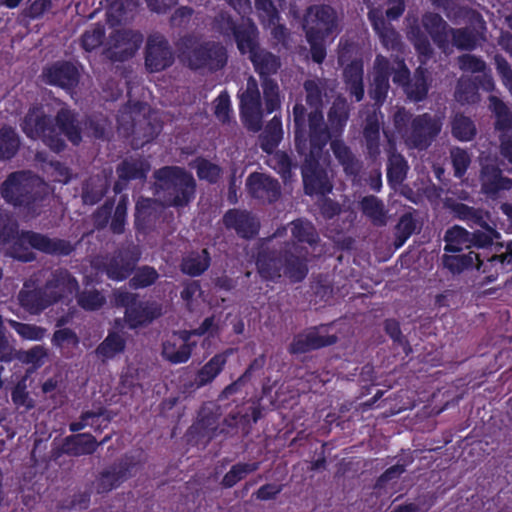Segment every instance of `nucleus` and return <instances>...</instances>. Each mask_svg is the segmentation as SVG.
I'll return each instance as SVG.
<instances>
[{"label": "nucleus", "instance_id": "nucleus-1", "mask_svg": "<svg viewBox=\"0 0 512 512\" xmlns=\"http://www.w3.org/2000/svg\"><path fill=\"white\" fill-rule=\"evenodd\" d=\"M22 132L31 140H40L52 152L59 154L82 142V128L77 114L69 108H60L56 115L46 113L41 104L32 105L20 122Z\"/></svg>", "mask_w": 512, "mask_h": 512}, {"label": "nucleus", "instance_id": "nucleus-2", "mask_svg": "<svg viewBox=\"0 0 512 512\" xmlns=\"http://www.w3.org/2000/svg\"><path fill=\"white\" fill-rule=\"evenodd\" d=\"M14 241L12 249L13 257L22 262H31L35 259L33 252L24 249L22 253H18L25 245L30 246L41 253L66 257L71 255L76 246L71 241L61 238H51L46 234L32 231H19V224L13 219L12 215L0 208V245H6Z\"/></svg>", "mask_w": 512, "mask_h": 512}, {"label": "nucleus", "instance_id": "nucleus-3", "mask_svg": "<svg viewBox=\"0 0 512 512\" xmlns=\"http://www.w3.org/2000/svg\"><path fill=\"white\" fill-rule=\"evenodd\" d=\"M4 202L27 216L36 218L42 213L49 197L46 183L30 170H18L7 175L0 184Z\"/></svg>", "mask_w": 512, "mask_h": 512}, {"label": "nucleus", "instance_id": "nucleus-4", "mask_svg": "<svg viewBox=\"0 0 512 512\" xmlns=\"http://www.w3.org/2000/svg\"><path fill=\"white\" fill-rule=\"evenodd\" d=\"M329 141L330 137H324L315 128L312 138H304V144L299 139H294L296 151L304 156L301 173L306 195L325 196L332 191V184L324 167L329 162V153L325 150Z\"/></svg>", "mask_w": 512, "mask_h": 512}, {"label": "nucleus", "instance_id": "nucleus-5", "mask_svg": "<svg viewBox=\"0 0 512 512\" xmlns=\"http://www.w3.org/2000/svg\"><path fill=\"white\" fill-rule=\"evenodd\" d=\"M178 58L184 66L192 71L217 72L226 66L228 54L220 42H199L193 35L186 34L180 38Z\"/></svg>", "mask_w": 512, "mask_h": 512}, {"label": "nucleus", "instance_id": "nucleus-6", "mask_svg": "<svg viewBox=\"0 0 512 512\" xmlns=\"http://www.w3.org/2000/svg\"><path fill=\"white\" fill-rule=\"evenodd\" d=\"M306 92L305 101L311 108L307 113L306 107L297 102L293 106L294 139H299L304 143V138H312L313 128L323 133L324 137H330L327 123L324 120L322 111L323 93L322 89L315 80H306L304 82Z\"/></svg>", "mask_w": 512, "mask_h": 512}, {"label": "nucleus", "instance_id": "nucleus-7", "mask_svg": "<svg viewBox=\"0 0 512 512\" xmlns=\"http://www.w3.org/2000/svg\"><path fill=\"white\" fill-rule=\"evenodd\" d=\"M168 207L183 208L195 198L196 181L193 175L179 166H164L154 172Z\"/></svg>", "mask_w": 512, "mask_h": 512}, {"label": "nucleus", "instance_id": "nucleus-8", "mask_svg": "<svg viewBox=\"0 0 512 512\" xmlns=\"http://www.w3.org/2000/svg\"><path fill=\"white\" fill-rule=\"evenodd\" d=\"M113 303L125 308L124 319L130 329L145 327L162 315V306L156 301H140L138 294L122 289L113 292Z\"/></svg>", "mask_w": 512, "mask_h": 512}, {"label": "nucleus", "instance_id": "nucleus-9", "mask_svg": "<svg viewBox=\"0 0 512 512\" xmlns=\"http://www.w3.org/2000/svg\"><path fill=\"white\" fill-rule=\"evenodd\" d=\"M213 28L225 39H233L240 54L244 55V47L252 44L253 38L259 37L257 26L251 19H235L226 11L219 12L213 20Z\"/></svg>", "mask_w": 512, "mask_h": 512}, {"label": "nucleus", "instance_id": "nucleus-10", "mask_svg": "<svg viewBox=\"0 0 512 512\" xmlns=\"http://www.w3.org/2000/svg\"><path fill=\"white\" fill-rule=\"evenodd\" d=\"M140 259L141 251L138 246L133 244L122 246L104 257L102 271L110 280L121 282L133 274Z\"/></svg>", "mask_w": 512, "mask_h": 512}, {"label": "nucleus", "instance_id": "nucleus-11", "mask_svg": "<svg viewBox=\"0 0 512 512\" xmlns=\"http://www.w3.org/2000/svg\"><path fill=\"white\" fill-rule=\"evenodd\" d=\"M142 43L143 35L139 31L115 30L109 35L103 55L111 62H125L135 56Z\"/></svg>", "mask_w": 512, "mask_h": 512}, {"label": "nucleus", "instance_id": "nucleus-12", "mask_svg": "<svg viewBox=\"0 0 512 512\" xmlns=\"http://www.w3.org/2000/svg\"><path fill=\"white\" fill-rule=\"evenodd\" d=\"M175 62V52L169 40L161 33L150 34L144 48V65L149 73L170 68Z\"/></svg>", "mask_w": 512, "mask_h": 512}, {"label": "nucleus", "instance_id": "nucleus-13", "mask_svg": "<svg viewBox=\"0 0 512 512\" xmlns=\"http://www.w3.org/2000/svg\"><path fill=\"white\" fill-rule=\"evenodd\" d=\"M239 113L244 126L253 132L262 127V103L258 83L253 76L247 79L246 88L239 91Z\"/></svg>", "mask_w": 512, "mask_h": 512}, {"label": "nucleus", "instance_id": "nucleus-14", "mask_svg": "<svg viewBox=\"0 0 512 512\" xmlns=\"http://www.w3.org/2000/svg\"><path fill=\"white\" fill-rule=\"evenodd\" d=\"M441 128L442 123L436 116L428 112L416 115L411 121L405 143L411 148L426 150L439 135Z\"/></svg>", "mask_w": 512, "mask_h": 512}, {"label": "nucleus", "instance_id": "nucleus-15", "mask_svg": "<svg viewBox=\"0 0 512 512\" xmlns=\"http://www.w3.org/2000/svg\"><path fill=\"white\" fill-rule=\"evenodd\" d=\"M220 413L213 404H204L199 412L196 421L187 431L188 440L195 444H208L224 430L219 431Z\"/></svg>", "mask_w": 512, "mask_h": 512}, {"label": "nucleus", "instance_id": "nucleus-16", "mask_svg": "<svg viewBox=\"0 0 512 512\" xmlns=\"http://www.w3.org/2000/svg\"><path fill=\"white\" fill-rule=\"evenodd\" d=\"M338 27L336 10L328 4H313L306 8L303 18L305 33H317L318 36H332Z\"/></svg>", "mask_w": 512, "mask_h": 512}, {"label": "nucleus", "instance_id": "nucleus-17", "mask_svg": "<svg viewBox=\"0 0 512 512\" xmlns=\"http://www.w3.org/2000/svg\"><path fill=\"white\" fill-rule=\"evenodd\" d=\"M309 250L295 242L282 245V275L291 283H300L308 275Z\"/></svg>", "mask_w": 512, "mask_h": 512}, {"label": "nucleus", "instance_id": "nucleus-18", "mask_svg": "<svg viewBox=\"0 0 512 512\" xmlns=\"http://www.w3.org/2000/svg\"><path fill=\"white\" fill-rule=\"evenodd\" d=\"M324 328L325 325L315 326L295 335L288 347L289 353L300 355L336 344L338 337L334 334L321 333Z\"/></svg>", "mask_w": 512, "mask_h": 512}, {"label": "nucleus", "instance_id": "nucleus-19", "mask_svg": "<svg viewBox=\"0 0 512 512\" xmlns=\"http://www.w3.org/2000/svg\"><path fill=\"white\" fill-rule=\"evenodd\" d=\"M43 287L53 305L69 298L79 290L77 279L68 269L62 267L51 271Z\"/></svg>", "mask_w": 512, "mask_h": 512}, {"label": "nucleus", "instance_id": "nucleus-20", "mask_svg": "<svg viewBox=\"0 0 512 512\" xmlns=\"http://www.w3.org/2000/svg\"><path fill=\"white\" fill-rule=\"evenodd\" d=\"M249 47H244V55L249 54L255 72L261 81L272 80L271 76L276 74L281 67L280 57L259 46L258 38H253Z\"/></svg>", "mask_w": 512, "mask_h": 512}, {"label": "nucleus", "instance_id": "nucleus-21", "mask_svg": "<svg viewBox=\"0 0 512 512\" xmlns=\"http://www.w3.org/2000/svg\"><path fill=\"white\" fill-rule=\"evenodd\" d=\"M19 306L30 315H40L47 308L52 306L47 291L43 286H38L36 281L28 279L23 283L17 295Z\"/></svg>", "mask_w": 512, "mask_h": 512}, {"label": "nucleus", "instance_id": "nucleus-22", "mask_svg": "<svg viewBox=\"0 0 512 512\" xmlns=\"http://www.w3.org/2000/svg\"><path fill=\"white\" fill-rule=\"evenodd\" d=\"M43 77L48 85L73 91L79 84L80 72L69 61H57L43 70Z\"/></svg>", "mask_w": 512, "mask_h": 512}, {"label": "nucleus", "instance_id": "nucleus-23", "mask_svg": "<svg viewBox=\"0 0 512 512\" xmlns=\"http://www.w3.org/2000/svg\"><path fill=\"white\" fill-rule=\"evenodd\" d=\"M222 220L227 229L234 230L242 239H254L260 230V222L247 210L229 209L224 213Z\"/></svg>", "mask_w": 512, "mask_h": 512}, {"label": "nucleus", "instance_id": "nucleus-24", "mask_svg": "<svg viewBox=\"0 0 512 512\" xmlns=\"http://www.w3.org/2000/svg\"><path fill=\"white\" fill-rule=\"evenodd\" d=\"M246 188L252 198L269 204L275 203L281 196L278 180L259 172H253L247 177Z\"/></svg>", "mask_w": 512, "mask_h": 512}, {"label": "nucleus", "instance_id": "nucleus-25", "mask_svg": "<svg viewBox=\"0 0 512 512\" xmlns=\"http://www.w3.org/2000/svg\"><path fill=\"white\" fill-rule=\"evenodd\" d=\"M133 464L126 460L110 465L100 472L96 480V491L98 494H106L118 488L129 476Z\"/></svg>", "mask_w": 512, "mask_h": 512}, {"label": "nucleus", "instance_id": "nucleus-26", "mask_svg": "<svg viewBox=\"0 0 512 512\" xmlns=\"http://www.w3.org/2000/svg\"><path fill=\"white\" fill-rule=\"evenodd\" d=\"M256 268L264 281L278 282L282 277V246L279 249H266L258 253Z\"/></svg>", "mask_w": 512, "mask_h": 512}, {"label": "nucleus", "instance_id": "nucleus-27", "mask_svg": "<svg viewBox=\"0 0 512 512\" xmlns=\"http://www.w3.org/2000/svg\"><path fill=\"white\" fill-rule=\"evenodd\" d=\"M234 348H227L212 356L195 374L194 383L198 388L211 384L224 370L228 359L235 353Z\"/></svg>", "mask_w": 512, "mask_h": 512}, {"label": "nucleus", "instance_id": "nucleus-28", "mask_svg": "<svg viewBox=\"0 0 512 512\" xmlns=\"http://www.w3.org/2000/svg\"><path fill=\"white\" fill-rule=\"evenodd\" d=\"M330 147L336 160L342 166L344 174L353 181L357 180L363 169L362 161L341 139H333L330 142Z\"/></svg>", "mask_w": 512, "mask_h": 512}, {"label": "nucleus", "instance_id": "nucleus-29", "mask_svg": "<svg viewBox=\"0 0 512 512\" xmlns=\"http://www.w3.org/2000/svg\"><path fill=\"white\" fill-rule=\"evenodd\" d=\"M481 191L490 197H495L500 191L510 190L512 180L503 176L502 170L494 164L482 166L480 172Z\"/></svg>", "mask_w": 512, "mask_h": 512}, {"label": "nucleus", "instance_id": "nucleus-30", "mask_svg": "<svg viewBox=\"0 0 512 512\" xmlns=\"http://www.w3.org/2000/svg\"><path fill=\"white\" fill-rule=\"evenodd\" d=\"M421 23L426 33L431 37L433 43L442 51L450 46V26L438 13L426 12L423 14Z\"/></svg>", "mask_w": 512, "mask_h": 512}, {"label": "nucleus", "instance_id": "nucleus-31", "mask_svg": "<svg viewBox=\"0 0 512 512\" xmlns=\"http://www.w3.org/2000/svg\"><path fill=\"white\" fill-rule=\"evenodd\" d=\"M442 264L452 274H460L472 268L482 270L483 272L486 270L484 259L474 250H470L467 253L444 254L442 256Z\"/></svg>", "mask_w": 512, "mask_h": 512}, {"label": "nucleus", "instance_id": "nucleus-32", "mask_svg": "<svg viewBox=\"0 0 512 512\" xmlns=\"http://www.w3.org/2000/svg\"><path fill=\"white\" fill-rule=\"evenodd\" d=\"M190 338L187 330H184L179 333V344L172 341L164 342L162 347L163 357L172 364L186 363L196 346V343L191 342Z\"/></svg>", "mask_w": 512, "mask_h": 512}, {"label": "nucleus", "instance_id": "nucleus-33", "mask_svg": "<svg viewBox=\"0 0 512 512\" xmlns=\"http://www.w3.org/2000/svg\"><path fill=\"white\" fill-rule=\"evenodd\" d=\"M97 448L96 438L88 432L66 436L62 443V452L71 457L92 455Z\"/></svg>", "mask_w": 512, "mask_h": 512}, {"label": "nucleus", "instance_id": "nucleus-34", "mask_svg": "<svg viewBox=\"0 0 512 512\" xmlns=\"http://www.w3.org/2000/svg\"><path fill=\"white\" fill-rule=\"evenodd\" d=\"M151 165L142 156L123 159L116 167V173L120 180L129 182L133 180H145L150 172Z\"/></svg>", "mask_w": 512, "mask_h": 512}, {"label": "nucleus", "instance_id": "nucleus-35", "mask_svg": "<svg viewBox=\"0 0 512 512\" xmlns=\"http://www.w3.org/2000/svg\"><path fill=\"white\" fill-rule=\"evenodd\" d=\"M350 114L349 105L344 98H336L328 111V129L330 141L340 137L347 125Z\"/></svg>", "mask_w": 512, "mask_h": 512}, {"label": "nucleus", "instance_id": "nucleus-36", "mask_svg": "<svg viewBox=\"0 0 512 512\" xmlns=\"http://www.w3.org/2000/svg\"><path fill=\"white\" fill-rule=\"evenodd\" d=\"M453 216L467 223L471 228L484 227L486 223L491 222L489 211L482 208H475L462 202H453L449 205Z\"/></svg>", "mask_w": 512, "mask_h": 512}, {"label": "nucleus", "instance_id": "nucleus-37", "mask_svg": "<svg viewBox=\"0 0 512 512\" xmlns=\"http://www.w3.org/2000/svg\"><path fill=\"white\" fill-rule=\"evenodd\" d=\"M363 139L367 154L376 159L380 153V122L376 113L368 114L363 128Z\"/></svg>", "mask_w": 512, "mask_h": 512}, {"label": "nucleus", "instance_id": "nucleus-38", "mask_svg": "<svg viewBox=\"0 0 512 512\" xmlns=\"http://www.w3.org/2000/svg\"><path fill=\"white\" fill-rule=\"evenodd\" d=\"M444 241V251L446 253H460L464 250H471L470 232L461 226L454 225L447 229Z\"/></svg>", "mask_w": 512, "mask_h": 512}, {"label": "nucleus", "instance_id": "nucleus-39", "mask_svg": "<svg viewBox=\"0 0 512 512\" xmlns=\"http://www.w3.org/2000/svg\"><path fill=\"white\" fill-rule=\"evenodd\" d=\"M283 138L282 121L280 117L274 116L266 125L259 136L260 147L267 153L272 154L279 146Z\"/></svg>", "mask_w": 512, "mask_h": 512}, {"label": "nucleus", "instance_id": "nucleus-40", "mask_svg": "<svg viewBox=\"0 0 512 512\" xmlns=\"http://www.w3.org/2000/svg\"><path fill=\"white\" fill-rule=\"evenodd\" d=\"M210 264V253L208 249L203 248L200 252L191 253L183 258L181 262V271L190 277H197L207 271Z\"/></svg>", "mask_w": 512, "mask_h": 512}, {"label": "nucleus", "instance_id": "nucleus-41", "mask_svg": "<svg viewBox=\"0 0 512 512\" xmlns=\"http://www.w3.org/2000/svg\"><path fill=\"white\" fill-rule=\"evenodd\" d=\"M21 146V139L16 130L8 125L0 128V161L13 159Z\"/></svg>", "mask_w": 512, "mask_h": 512}, {"label": "nucleus", "instance_id": "nucleus-42", "mask_svg": "<svg viewBox=\"0 0 512 512\" xmlns=\"http://www.w3.org/2000/svg\"><path fill=\"white\" fill-rule=\"evenodd\" d=\"M361 212L371 220L376 226H383L386 224V209L384 202L374 196L367 195L359 201Z\"/></svg>", "mask_w": 512, "mask_h": 512}, {"label": "nucleus", "instance_id": "nucleus-43", "mask_svg": "<svg viewBox=\"0 0 512 512\" xmlns=\"http://www.w3.org/2000/svg\"><path fill=\"white\" fill-rule=\"evenodd\" d=\"M489 107L495 116L494 128L500 134L512 131V112L508 106L497 96L489 97Z\"/></svg>", "mask_w": 512, "mask_h": 512}, {"label": "nucleus", "instance_id": "nucleus-44", "mask_svg": "<svg viewBox=\"0 0 512 512\" xmlns=\"http://www.w3.org/2000/svg\"><path fill=\"white\" fill-rule=\"evenodd\" d=\"M428 90L429 83L426 70L419 67L415 70L413 78L407 83L404 92L408 99L414 102H421L427 97Z\"/></svg>", "mask_w": 512, "mask_h": 512}, {"label": "nucleus", "instance_id": "nucleus-45", "mask_svg": "<svg viewBox=\"0 0 512 512\" xmlns=\"http://www.w3.org/2000/svg\"><path fill=\"white\" fill-rule=\"evenodd\" d=\"M259 467V462H238L232 465L230 470L223 476L220 485L224 489L233 488L249 474L257 471Z\"/></svg>", "mask_w": 512, "mask_h": 512}, {"label": "nucleus", "instance_id": "nucleus-46", "mask_svg": "<svg viewBox=\"0 0 512 512\" xmlns=\"http://www.w3.org/2000/svg\"><path fill=\"white\" fill-rule=\"evenodd\" d=\"M125 347V338L118 332L109 331L106 338L97 346L95 353L102 359H112L124 352Z\"/></svg>", "mask_w": 512, "mask_h": 512}, {"label": "nucleus", "instance_id": "nucleus-47", "mask_svg": "<svg viewBox=\"0 0 512 512\" xmlns=\"http://www.w3.org/2000/svg\"><path fill=\"white\" fill-rule=\"evenodd\" d=\"M291 235L293 240L290 242H295L299 245L306 243L313 246L319 241V235L314 225L303 219H296L291 222Z\"/></svg>", "mask_w": 512, "mask_h": 512}, {"label": "nucleus", "instance_id": "nucleus-48", "mask_svg": "<svg viewBox=\"0 0 512 512\" xmlns=\"http://www.w3.org/2000/svg\"><path fill=\"white\" fill-rule=\"evenodd\" d=\"M409 166L403 155L391 152L387 161V181L390 185H400L407 177Z\"/></svg>", "mask_w": 512, "mask_h": 512}, {"label": "nucleus", "instance_id": "nucleus-49", "mask_svg": "<svg viewBox=\"0 0 512 512\" xmlns=\"http://www.w3.org/2000/svg\"><path fill=\"white\" fill-rule=\"evenodd\" d=\"M451 134L458 141L469 142L475 138L477 128L470 117L458 113L451 121Z\"/></svg>", "mask_w": 512, "mask_h": 512}, {"label": "nucleus", "instance_id": "nucleus-50", "mask_svg": "<svg viewBox=\"0 0 512 512\" xmlns=\"http://www.w3.org/2000/svg\"><path fill=\"white\" fill-rule=\"evenodd\" d=\"M108 191L106 181L101 178H90L82 188V201L85 205H95L99 203Z\"/></svg>", "mask_w": 512, "mask_h": 512}, {"label": "nucleus", "instance_id": "nucleus-51", "mask_svg": "<svg viewBox=\"0 0 512 512\" xmlns=\"http://www.w3.org/2000/svg\"><path fill=\"white\" fill-rule=\"evenodd\" d=\"M132 275L128 284L129 287L134 290L148 288L154 285L159 279L157 270L149 265L136 266Z\"/></svg>", "mask_w": 512, "mask_h": 512}, {"label": "nucleus", "instance_id": "nucleus-52", "mask_svg": "<svg viewBox=\"0 0 512 512\" xmlns=\"http://www.w3.org/2000/svg\"><path fill=\"white\" fill-rule=\"evenodd\" d=\"M451 43L458 50L471 51L477 46V33L474 29L469 27L463 28H450L449 38Z\"/></svg>", "mask_w": 512, "mask_h": 512}, {"label": "nucleus", "instance_id": "nucleus-53", "mask_svg": "<svg viewBox=\"0 0 512 512\" xmlns=\"http://www.w3.org/2000/svg\"><path fill=\"white\" fill-rule=\"evenodd\" d=\"M196 170V174L200 180H205L210 184H216L222 174V169L218 164L212 163L204 157H197L191 164Z\"/></svg>", "mask_w": 512, "mask_h": 512}, {"label": "nucleus", "instance_id": "nucleus-54", "mask_svg": "<svg viewBox=\"0 0 512 512\" xmlns=\"http://www.w3.org/2000/svg\"><path fill=\"white\" fill-rule=\"evenodd\" d=\"M410 40L418 54L422 63H426L433 56V48L430 40L425 32L419 26L412 27L410 32Z\"/></svg>", "mask_w": 512, "mask_h": 512}, {"label": "nucleus", "instance_id": "nucleus-55", "mask_svg": "<svg viewBox=\"0 0 512 512\" xmlns=\"http://www.w3.org/2000/svg\"><path fill=\"white\" fill-rule=\"evenodd\" d=\"M417 228V222L411 213H404L395 227V246H403L405 242L414 234Z\"/></svg>", "mask_w": 512, "mask_h": 512}, {"label": "nucleus", "instance_id": "nucleus-56", "mask_svg": "<svg viewBox=\"0 0 512 512\" xmlns=\"http://www.w3.org/2000/svg\"><path fill=\"white\" fill-rule=\"evenodd\" d=\"M9 326L24 340L40 341L42 340L47 330L35 324L22 323L16 320H9Z\"/></svg>", "mask_w": 512, "mask_h": 512}, {"label": "nucleus", "instance_id": "nucleus-57", "mask_svg": "<svg viewBox=\"0 0 512 512\" xmlns=\"http://www.w3.org/2000/svg\"><path fill=\"white\" fill-rule=\"evenodd\" d=\"M105 303V296L97 289L83 290L77 295V304L85 311H97Z\"/></svg>", "mask_w": 512, "mask_h": 512}, {"label": "nucleus", "instance_id": "nucleus-58", "mask_svg": "<svg viewBox=\"0 0 512 512\" xmlns=\"http://www.w3.org/2000/svg\"><path fill=\"white\" fill-rule=\"evenodd\" d=\"M483 231L476 230L470 232L471 249L472 248H487L493 244L494 238L499 237V233L495 229L494 223L488 222L484 227H481Z\"/></svg>", "mask_w": 512, "mask_h": 512}, {"label": "nucleus", "instance_id": "nucleus-59", "mask_svg": "<svg viewBox=\"0 0 512 512\" xmlns=\"http://www.w3.org/2000/svg\"><path fill=\"white\" fill-rule=\"evenodd\" d=\"M261 83L265 110L268 114H271L278 110L281 105L279 86L275 80H264Z\"/></svg>", "mask_w": 512, "mask_h": 512}, {"label": "nucleus", "instance_id": "nucleus-60", "mask_svg": "<svg viewBox=\"0 0 512 512\" xmlns=\"http://www.w3.org/2000/svg\"><path fill=\"white\" fill-rule=\"evenodd\" d=\"M269 165L274 169L283 180H288L292 176L293 162L288 153L276 151L269 159Z\"/></svg>", "mask_w": 512, "mask_h": 512}, {"label": "nucleus", "instance_id": "nucleus-61", "mask_svg": "<svg viewBox=\"0 0 512 512\" xmlns=\"http://www.w3.org/2000/svg\"><path fill=\"white\" fill-rule=\"evenodd\" d=\"M306 41L310 46L311 59L316 64H322L327 56L326 36L317 33H305Z\"/></svg>", "mask_w": 512, "mask_h": 512}, {"label": "nucleus", "instance_id": "nucleus-62", "mask_svg": "<svg viewBox=\"0 0 512 512\" xmlns=\"http://www.w3.org/2000/svg\"><path fill=\"white\" fill-rule=\"evenodd\" d=\"M344 73L350 83V94L355 97L357 102L361 101L364 97L362 68L356 65H350L345 69Z\"/></svg>", "mask_w": 512, "mask_h": 512}, {"label": "nucleus", "instance_id": "nucleus-63", "mask_svg": "<svg viewBox=\"0 0 512 512\" xmlns=\"http://www.w3.org/2000/svg\"><path fill=\"white\" fill-rule=\"evenodd\" d=\"M384 330L393 342L403 349L406 356L412 352V347L409 341L403 336L400 323L397 320L386 319L384 322Z\"/></svg>", "mask_w": 512, "mask_h": 512}, {"label": "nucleus", "instance_id": "nucleus-64", "mask_svg": "<svg viewBox=\"0 0 512 512\" xmlns=\"http://www.w3.org/2000/svg\"><path fill=\"white\" fill-rule=\"evenodd\" d=\"M451 161L454 176L460 179L466 174L471 164V157L465 149L456 147L451 150Z\"/></svg>", "mask_w": 512, "mask_h": 512}]
</instances>
